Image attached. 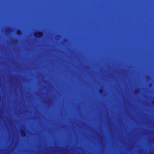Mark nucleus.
Masks as SVG:
<instances>
[{
  "mask_svg": "<svg viewBox=\"0 0 154 154\" xmlns=\"http://www.w3.org/2000/svg\"><path fill=\"white\" fill-rule=\"evenodd\" d=\"M17 33L18 35H20L21 34V31L20 30H18L17 31Z\"/></svg>",
  "mask_w": 154,
  "mask_h": 154,
  "instance_id": "obj_3",
  "label": "nucleus"
},
{
  "mask_svg": "<svg viewBox=\"0 0 154 154\" xmlns=\"http://www.w3.org/2000/svg\"><path fill=\"white\" fill-rule=\"evenodd\" d=\"M20 134L22 137H24L26 135V133L23 130H22L20 131Z\"/></svg>",
  "mask_w": 154,
  "mask_h": 154,
  "instance_id": "obj_2",
  "label": "nucleus"
},
{
  "mask_svg": "<svg viewBox=\"0 0 154 154\" xmlns=\"http://www.w3.org/2000/svg\"><path fill=\"white\" fill-rule=\"evenodd\" d=\"M152 103L154 105V101L152 102Z\"/></svg>",
  "mask_w": 154,
  "mask_h": 154,
  "instance_id": "obj_6",
  "label": "nucleus"
},
{
  "mask_svg": "<svg viewBox=\"0 0 154 154\" xmlns=\"http://www.w3.org/2000/svg\"><path fill=\"white\" fill-rule=\"evenodd\" d=\"M34 37L37 38H41L43 36V33L42 32L38 31L34 34Z\"/></svg>",
  "mask_w": 154,
  "mask_h": 154,
  "instance_id": "obj_1",
  "label": "nucleus"
},
{
  "mask_svg": "<svg viewBox=\"0 0 154 154\" xmlns=\"http://www.w3.org/2000/svg\"><path fill=\"white\" fill-rule=\"evenodd\" d=\"M16 42V40H13V42Z\"/></svg>",
  "mask_w": 154,
  "mask_h": 154,
  "instance_id": "obj_5",
  "label": "nucleus"
},
{
  "mask_svg": "<svg viewBox=\"0 0 154 154\" xmlns=\"http://www.w3.org/2000/svg\"><path fill=\"white\" fill-rule=\"evenodd\" d=\"M1 96L0 95V100L1 99Z\"/></svg>",
  "mask_w": 154,
  "mask_h": 154,
  "instance_id": "obj_7",
  "label": "nucleus"
},
{
  "mask_svg": "<svg viewBox=\"0 0 154 154\" xmlns=\"http://www.w3.org/2000/svg\"><path fill=\"white\" fill-rule=\"evenodd\" d=\"M99 92L100 93H102L103 92V90L102 89H100L99 90Z\"/></svg>",
  "mask_w": 154,
  "mask_h": 154,
  "instance_id": "obj_4",
  "label": "nucleus"
}]
</instances>
